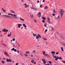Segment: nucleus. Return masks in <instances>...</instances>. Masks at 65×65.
Wrapping results in <instances>:
<instances>
[{
    "label": "nucleus",
    "instance_id": "obj_1",
    "mask_svg": "<svg viewBox=\"0 0 65 65\" xmlns=\"http://www.w3.org/2000/svg\"><path fill=\"white\" fill-rule=\"evenodd\" d=\"M61 17H62L63 15V13L65 12V11L63 9H61L60 10Z\"/></svg>",
    "mask_w": 65,
    "mask_h": 65
},
{
    "label": "nucleus",
    "instance_id": "obj_2",
    "mask_svg": "<svg viewBox=\"0 0 65 65\" xmlns=\"http://www.w3.org/2000/svg\"><path fill=\"white\" fill-rule=\"evenodd\" d=\"M8 15H11L12 17H17V15H15V14H12L11 13H8Z\"/></svg>",
    "mask_w": 65,
    "mask_h": 65
},
{
    "label": "nucleus",
    "instance_id": "obj_3",
    "mask_svg": "<svg viewBox=\"0 0 65 65\" xmlns=\"http://www.w3.org/2000/svg\"><path fill=\"white\" fill-rule=\"evenodd\" d=\"M4 54L5 55L7 56V57H10V56L9 54H8V53H7L6 51L5 52Z\"/></svg>",
    "mask_w": 65,
    "mask_h": 65
},
{
    "label": "nucleus",
    "instance_id": "obj_4",
    "mask_svg": "<svg viewBox=\"0 0 65 65\" xmlns=\"http://www.w3.org/2000/svg\"><path fill=\"white\" fill-rule=\"evenodd\" d=\"M40 38H41V36L40 35L38 34V36H37L36 37V38L37 39H38Z\"/></svg>",
    "mask_w": 65,
    "mask_h": 65
},
{
    "label": "nucleus",
    "instance_id": "obj_5",
    "mask_svg": "<svg viewBox=\"0 0 65 65\" xmlns=\"http://www.w3.org/2000/svg\"><path fill=\"white\" fill-rule=\"evenodd\" d=\"M3 32H6L7 33L8 32V30L6 29L5 28H4L3 30H2Z\"/></svg>",
    "mask_w": 65,
    "mask_h": 65
},
{
    "label": "nucleus",
    "instance_id": "obj_6",
    "mask_svg": "<svg viewBox=\"0 0 65 65\" xmlns=\"http://www.w3.org/2000/svg\"><path fill=\"white\" fill-rule=\"evenodd\" d=\"M7 62H12V60L11 59H8V58L6 59Z\"/></svg>",
    "mask_w": 65,
    "mask_h": 65
},
{
    "label": "nucleus",
    "instance_id": "obj_7",
    "mask_svg": "<svg viewBox=\"0 0 65 65\" xmlns=\"http://www.w3.org/2000/svg\"><path fill=\"white\" fill-rule=\"evenodd\" d=\"M41 12H40L39 13H38V14H37V16H38L39 17V18H40L41 17Z\"/></svg>",
    "mask_w": 65,
    "mask_h": 65
},
{
    "label": "nucleus",
    "instance_id": "obj_8",
    "mask_svg": "<svg viewBox=\"0 0 65 65\" xmlns=\"http://www.w3.org/2000/svg\"><path fill=\"white\" fill-rule=\"evenodd\" d=\"M30 7L31 9H34V10H37V9H36V8H35V7Z\"/></svg>",
    "mask_w": 65,
    "mask_h": 65
},
{
    "label": "nucleus",
    "instance_id": "obj_9",
    "mask_svg": "<svg viewBox=\"0 0 65 65\" xmlns=\"http://www.w3.org/2000/svg\"><path fill=\"white\" fill-rule=\"evenodd\" d=\"M42 61L43 62L44 64H45L46 63V62L45 61V60L43 59H42Z\"/></svg>",
    "mask_w": 65,
    "mask_h": 65
},
{
    "label": "nucleus",
    "instance_id": "obj_10",
    "mask_svg": "<svg viewBox=\"0 0 65 65\" xmlns=\"http://www.w3.org/2000/svg\"><path fill=\"white\" fill-rule=\"evenodd\" d=\"M18 25L19 28H21V26H22V24H18Z\"/></svg>",
    "mask_w": 65,
    "mask_h": 65
},
{
    "label": "nucleus",
    "instance_id": "obj_11",
    "mask_svg": "<svg viewBox=\"0 0 65 65\" xmlns=\"http://www.w3.org/2000/svg\"><path fill=\"white\" fill-rule=\"evenodd\" d=\"M56 19L58 21H59L60 19V15H59L57 17Z\"/></svg>",
    "mask_w": 65,
    "mask_h": 65
},
{
    "label": "nucleus",
    "instance_id": "obj_12",
    "mask_svg": "<svg viewBox=\"0 0 65 65\" xmlns=\"http://www.w3.org/2000/svg\"><path fill=\"white\" fill-rule=\"evenodd\" d=\"M24 5L25 6V7H26V8H27V7H29V6L27 5V4L26 3L24 4Z\"/></svg>",
    "mask_w": 65,
    "mask_h": 65
},
{
    "label": "nucleus",
    "instance_id": "obj_13",
    "mask_svg": "<svg viewBox=\"0 0 65 65\" xmlns=\"http://www.w3.org/2000/svg\"><path fill=\"white\" fill-rule=\"evenodd\" d=\"M2 10L4 12H6V10L4 9L3 8H2Z\"/></svg>",
    "mask_w": 65,
    "mask_h": 65
},
{
    "label": "nucleus",
    "instance_id": "obj_14",
    "mask_svg": "<svg viewBox=\"0 0 65 65\" xmlns=\"http://www.w3.org/2000/svg\"><path fill=\"white\" fill-rule=\"evenodd\" d=\"M6 18H12V17H11V16L7 15H6Z\"/></svg>",
    "mask_w": 65,
    "mask_h": 65
},
{
    "label": "nucleus",
    "instance_id": "obj_15",
    "mask_svg": "<svg viewBox=\"0 0 65 65\" xmlns=\"http://www.w3.org/2000/svg\"><path fill=\"white\" fill-rule=\"evenodd\" d=\"M42 38L43 39V40H47V39L44 38V37H42Z\"/></svg>",
    "mask_w": 65,
    "mask_h": 65
},
{
    "label": "nucleus",
    "instance_id": "obj_16",
    "mask_svg": "<svg viewBox=\"0 0 65 65\" xmlns=\"http://www.w3.org/2000/svg\"><path fill=\"white\" fill-rule=\"evenodd\" d=\"M11 11L12 13H14V14H15V11H12V10H11Z\"/></svg>",
    "mask_w": 65,
    "mask_h": 65
},
{
    "label": "nucleus",
    "instance_id": "obj_17",
    "mask_svg": "<svg viewBox=\"0 0 65 65\" xmlns=\"http://www.w3.org/2000/svg\"><path fill=\"white\" fill-rule=\"evenodd\" d=\"M42 19L43 20H46V18H45V17H42Z\"/></svg>",
    "mask_w": 65,
    "mask_h": 65
},
{
    "label": "nucleus",
    "instance_id": "obj_18",
    "mask_svg": "<svg viewBox=\"0 0 65 65\" xmlns=\"http://www.w3.org/2000/svg\"><path fill=\"white\" fill-rule=\"evenodd\" d=\"M23 27H24L25 28H26L27 27V26L25 24H23Z\"/></svg>",
    "mask_w": 65,
    "mask_h": 65
},
{
    "label": "nucleus",
    "instance_id": "obj_19",
    "mask_svg": "<svg viewBox=\"0 0 65 65\" xmlns=\"http://www.w3.org/2000/svg\"><path fill=\"white\" fill-rule=\"evenodd\" d=\"M14 18L15 19H19V18L18 17H14Z\"/></svg>",
    "mask_w": 65,
    "mask_h": 65
},
{
    "label": "nucleus",
    "instance_id": "obj_20",
    "mask_svg": "<svg viewBox=\"0 0 65 65\" xmlns=\"http://www.w3.org/2000/svg\"><path fill=\"white\" fill-rule=\"evenodd\" d=\"M58 57V59H60V60H62V58H61V57H59V56H57Z\"/></svg>",
    "mask_w": 65,
    "mask_h": 65
},
{
    "label": "nucleus",
    "instance_id": "obj_21",
    "mask_svg": "<svg viewBox=\"0 0 65 65\" xmlns=\"http://www.w3.org/2000/svg\"><path fill=\"white\" fill-rule=\"evenodd\" d=\"M48 8V7L47 6H46L44 8V9H47Z\"/></svg>",
    "mask_w": 65,
    "mask_h": 65
},
{
    "label": "nucleus",
    "instance_id": "obj_22",
    "mask_svg": "<svg viewBox=\"0 0 65 65\" xmlns=\"http://www.w3.org/2000/svg\"><path fill=\"white\" fill-rule=\"evenodd\" d=\"M61 50L62 52H64V49H63V47H61Z\"/></svg>",
    "mask_w": 65,
    "mask_h": 65
},
{
    "label": "nucleus",
    "instance_id": "obj_23",
    "mask_svg": "<svg viewBox=\"0 0 65 65\" xmlns=\"http://www.w3.org/2000/svg\"><path fill=\"white\" fill-rule=\"evenodd\" d=\"M33 35H34V37H35V36H36V35H37V34H35L34 33H33Z\"/></svg>",
    "mask_w": 65,
    "mask_h": 65
},
{
    "label": "nucleus",
    "instance_id": "obj_24",
    "mask_svg": "<svg viewBox=\"0 0 65 65\" xmlns=\"http://www.w3.org/2000/svg\"><path fill=\"white\" fill-rule=\"evenodd\" d=\"M56 53V52H54V51H52L51 52V54H55Z\"/></svg>",
    "mask_w": 65,
    "mask_h": 65
},
{
    "label": "nucleus",
    "instance_id": "obj_25",
    "mask_svg": "<svg viewBox=\"0 0 65 65\" xmlns=\"http://www.w3.org/2000/svg\"><path fill=\"white\" fill-rule=\"evenodd\" d=\"M20 20H21V21H25V20L23 19H22V18H20Z\"/></svg>",
    "mask_w": 65,
    "mask_h": 65
},
{
    "label": "nucleus",
    "instance_id": "obj_26",
    "mask_svg": "<svg viewBox=\"0 0 65 65\" xmlns=\"http://www.w3.org/2000/svg\"><path fill=\"white\" fill-rule=\"evenodd\" d=\"M11 36V34H9L8 35V37H10Z\"/></svg>",
    "mask_w": 65,
    "mask_h": 65
},
{
    "label": "nucleus",
    "instance_id": "obj_27",
    "mask_svg": "<svg viewBox=\"0 0 65 65\" xmlns=\"http://www.w3.org/2000/svg\"><path fill=\"white\" fill-rule=\"evenodd\" d=\"M2 63H3V64H4V63H5V61L3 60H2Z\"/></svg>",
    "mask_w": 65,
    "mask_h": 65
},
{
    "label": "nucleus",
    "instance_id": "obj_28",
    "mask_svg": "<svg viewBox=\"0 0 65 65\" xmlns=\"http://www.w3.org/2000/svg\"><path fill=\"white\" fill-rule=\"evenodd\" d=\"M26 54H30V52H29L28 51H27L26 52Z\"/></svg>",
    "mask_w": 65,
    "mask_h": 65
},
{
    "label": "nucleus",
    "instance_id": "obj_29",
    "mask_svg": "<svg viewBox=\"0 0 65 65\" xmlns=\"http://www.w3.org/2000/svg\"><path fill=\"white\" fill-rule=\"evenodd\" d=\"M42 52H43V55H45V52L44 51H42Z\"/></svg>",
    "mask_w": 65,
    "mask_h": 65
},
{
    "label": "nucleus",
    "instance_id": "obj_30",
    "mask_svg": "<svg viewBox=\"0 0 65 65\" xmlns=\"http://www.w3.org/2000/svg\"><path fill=\"white\" fill-rule=\"evenodd\" d=\"M14 48H13L11 49V51H14Z\"/></svg>",
    "mask_w": 65,
    "mask_h": 65
},
{
    "label": "nucleus",
    "instance_id": "obj_31",
    "mask_svg": "<svg viewBox=\"0 0 65 65\" xmlns=\"http://www.w3.org/2000/svg\"><path fill=\"white\" fill-rule=\"evenodd\" d=\"M58 56H57V57L56 58H55V60H56V61H57V60H58Z\"/></svg>",
    "mask_w": 65,
    "mask_h": 65
},
{
    "label": "nucleus",
    "instance_id": "obj_32",
    "mask_svg": "<svg viewBox=\"0 0 65 65\" xmlns=\"http://www.w3.org/2000/svg\"><path fill=\"white\" fill-rule=\"evenodd\" d=\"M48 63H50V64H52V61H48Z\"/></svg>",
    "mask_w": 65,
    "mask_h": 65
},
{
    "label": "nucleus",
    "instance_id": "obj_33",
    "mask_svg": "<svg viewBox=\"0 0 65 65\" xmlns=\"http://www.w3.org/2000/svg\"><path fill=\"white\" fill-rule=\"evenodd\" d=\"M55 15H56V14H54V13H53L52 14V15L53 16V17H54V16H55Z\"/></svg>",
    "mask_w": 65,
    "mask_h": 65
},
{
    "label": "nucleus",
    "instance_id": "obj_34",
    "mask_svg": "<svg viewBox=\"0 0 65 65\" xmlns=\"http://www.w3.org/2000/svg\"><path fill=\"white\" fill-rule=\"evenodd\" d=\"M14 52H16L17 51V49H14Z\"/></svg>",
    "mask_w": 65,
    "mask_h": 65
},
{
    "label": "nucleus",
    "instance_id": "obj_35",
    "mask_svg": "<svg viewBox=\"0 0 65 65\" xmlns=\"http://www.w3.org/2000/svg\"><path fill=\"white\" fill-rule=\"evenodd\" d=\"M34 60H31V63H34Z\"/></svg>",
    "mask_w": 65,
    "mask_h": 65
},
{
    "label": "nucleus",
    "instance_id": "obj_36",
    "mask_svg": "<svg viewBox=\"0 0 65 65\" xmlns=\"http://www.w3.org/2000/svg\"><path fill=\"white\" fill-rule=\"evenodd\" d=\"M36 52V51L35 50H34L33 51V53H35Z\"/></svg>",
    "mask_w": 65,
    "mask_h": 65
},
{
    "label": "nucleus",
    "instance_id": "obj_37",
    "mask_svg": "<svg viewBox=\"0 0 65 65\" xmlns=\"http://www.w3.org/2000/svg\"><path fill=\"white\" fill-rule=\"evenodd\" d=\"M51 19L50 18H48V21H50V20H51Z\"/></svg>",
    "mask_w": 65,
    "mask_h": 65
},
{
    "label": "nucleus",
    "instance_id": "obj_38",
    "mask_svg": "<svg viewBox=\"0 0 65 65\" xmlns=\"http://www.w3.org/2000/svg\"><path fill=\"white\" fill-rule=\"evenodd\" d=\"M51 29H52V30H51V31H53V30H54V28L53 27H51Z\"/></svg>",
    "mask_w": 65,
    "mask_h": 65
},
{
    "label": "nucleus",
    "instance_id": "obj_39",
    "mask_svg": "<svg viewBox=\"0 0 65 65\" xmlns=\"http://www.w3.org/2000/svg\"><path fill=\"white\" fill-rule=\"evenodd\" d=\"M48 57L50 58V55H49L48 54H47V56Z\"/></svg>",
    "mask_w": 65,
    "mask_h": 65
},
{
    "label": "nucleus",
    "instance_id": "obj_40",
    "mask_svg": "<svg viewBox=\"0 0 65 65\" xmlns=\"http://www.w3.org/2000/svg\"><path fill=\"white\" fill-rule=\"evenodd\" d=\"M53 12H54V13H56V12L55 11V10L54 9V10H53Z\"/></svg>",
    "mask_w": 65,
    "mask_h": 65
},
{
    "label": "nucleus",
    "instance_id": "obj_41",
    "mask_svg": "<svg viewBox=\"0 0 65 65\" xmlns=\"http://www.w3.org/2000/svg\"><path fill=\"white\" fill-rule=\"evenodd\" d=\"M24 55L25 56H26V57H27V56H28V55L26 54H25Z\"/></svg>",
    "mask_w": 65,
    "mask_h": 65
},
{
    "label": "nucleus",
    "instance_id": "obj_42",
    "mask_svg": "<svg viewBox=\"0 0 65 65\" xmlns=\"http://www.w3.org/2000/svg\"><path fill=\"white\" fill-rule=\"evenodd\" d=\"M42 22L43 23H44V22H45V21H44V20H42Z\"/></svg>",
    "mask_w": 65,
    "mask_h": 65
},
{
    "label": "nucleus",
    "instance_id": "obj_43",
    "mask_svg": "<svg viewBox=\"0 0 65 65\" xmlns=\"http://www.w3.org/2000/svg\"><path fill=\"white\" fill-rule=\"evenodd\" d=\"M15 38H13V41H15Z\"/></svg>",
    "mask_w": 65,
    "mask_h": 65
},
{
    "label": "nucleus",
    "instance_id": "obj_44",
    "mask_svg": "<svg viewBox=\"0 0 65 65\" xmlns=\"http://www.w3.org/2000/svg\"><path fill=\"white\" fill-rule=\"evenodd\" d=\"M30 16L31 17V18H33V15H30Z\"/></svg>",
    "mask_w": 65,
    "mask_h": 65
},
{
    "label": "nucleus",
    "instance_id": "obj_45",
    "mask_svg": "<svg viewBox=\"0 0 65 65\" xmlns=\"http://www.w3.org/2000/svg\"><path fill=\"white\" fill-rule=\"evenodd\" d=\"M62 62H63V63H65V61H62Z\"/></svg>",
    "mask_w": 65,
    "mask_h": 65
},
{
    "label": "nucleus",
    "instance_id": "obj_46",
    "mask_svg": "<svg viewBox=\"0 0 65 65\" xmlns=\"http://www.w3.org/2000/svg\"><path fill=\"white\" fill-rule=\"evenodd\" d=\"M47 29H46L45 30V32L46 33V32H47Z\"/></svg>",
    "mask_w": 65,
    "mask_h": 65
},
{
    "label": "nucleus",
    "instance_id": "obj_47",
    "mask_svg": "<svg viewBox=\"0 0 65 65\" xmlns=\"http://www.w3.org/2000/svg\"><path fill=\"white\" fill-rule=\"evenodd\" d=\"M44 26L45 27H46V24H44Z\"/></svg>",
    "mask_w": 65,
    "mask_h": 65
},
{
    "label": "nucleus",
    "instance_id": "obj_48",
    "mask_svg": "<svg viewBox=\"0 0 65 65\" xmlns=\"http://www.w3.org/2000/svg\"><path fill=\"white\" fill-rule=\"evenodd\" d=\"M56 55H58L59 54V52H57L56 53Z\"/></svg>",
    "mask_w": 65,
    "mask_h": 65
},
{
    "label": "nucleus",
    "instance_id": "obj_49",
    "mask_svg": "<svg viewBox=\"0 0 65 65\" xmlns=\"http://www.w3.org/2000/svg\"><path fill=\"white\" fill-rule=\"evenodd\" d=\"M19 65V63H16L15 65Z\"/></svg>",
    "mask_w": 65,
    "mask_h": 65
},
{
    "label": "nucleus",
    "instance_id": "obj_50",
    "mask_svg": "<svg viewBox=\"0 0 65 65\" xmlns=\"http://www.w3.org/2000/svg\"><path fill=\"white\" fill-rule=\"evenodd\" d=\"M17 53H20V52L19 50L17 51Z\"/></svg>",
    "mask_w": 65,
    "mask_h": 65
},
{
    "label": "nucleus",
    "instance_id": "obj_51",
    "mask_svg": "<svg viewBox=\"0 0 65 65\" xmlns=\"http://www.w3.org/2000/svg\"><path fill=\"white\" fill-rule=\"evenodd\" d=\"M57 56H53V57H54V58H57V57H56Z\"/></svg>",
    "mask_w": 65,
    "mask_h": 65
},
{
    "label": "nucleus",
    "instance_id": "obj_52",
    "mask_svg": "<svg viewBox=\"0 0 65 65\" xmlns=\"http://www.w3.org/2000/svg\"><path fill=\"white\" fill-rule=\"evenodd\" d=\"M3 16L4 17H6V15H3Z\"/></svg>",
    "mask_w": 65,
    "mask_h": 65
},
{
    "label": "nucleus",
    "instance_id": "obj_53",
    "mask_svg": "<svg viewBox=\"0 0 65 65\" xmlns=\"http://www.w3.org/2000/svg\"><path fill=\"white\" fill-rule=\"evenodd\" d=\"M48 22L49 23V24H51V22L50 21H48Z\"/></svg>",
    "mask_w": 65,
    "mask_h": 65
},
{
    "label": "nucleus",
    "instance_id": "obj_54",
    "mask_svg": "<svg viewBox=\"0 0 65 65\" xmlns=\"http://www.w3.org/2000/svg\"><path fill=\"white\" fill-rule=\"evenodd\" d=\"M18 45L19 46V47H20V45L19 44V43H18Z\"/></svg>",
    "mask_w": 65,
    "mask_h": 65
},
{
    "label": "nucleus",
    "instance_id": "obj_55",
    "mask_svg": "<svg viewBox=\"0 0 65 65\" xmlns=\"http://www.w3.org/2000/svg\"><path fill=\"white\" fill-rule=\"evenodd\" d=\"M37 2H38V3H39V0H38L37 1Z\"/></svg>",
    "mask_w": 65,
    "mask_h": 65
},
{
    "label": "nucleus",
    "instance_id": "obj_56",
    "mask_svg": "<svg viewBox=\"0 0 65 65\" xmlns=\"http://www.w3.org/2000/svg\"><path fill=\"white\" fill-rule=\"evenodd\" d=\"M40 7H41H41H42V5H41L40 6Z\"/></svg>",
    "mask_w": 65,
    "mask_h": 65
},
{
    "label": "nucleus",
    "instance_id": "obj_57",
    "mask_svg": "<svg viewBox=\"0 0 65 65\" xmlns=\"http://www.w3.org/2000/svg\"><path fill=\"white\" fill-rule=\"evenodd\" d=\"M20 55H21V56H23V55H22V54L21 53H20Z\"/></svg>",
    "mask_w": 65,
    "mask_h": 65
},
{
    "label": "nucleus",
    "instance_id": "obj_58",
    "mask_svg": "<svg viewBox=\"0 0 65 65\" xmlns=\"http://www.w3.org/2000/svg\"><path fill=\"white\" fill-rule=\"evenodd\" d=\"M45 2V0H43V2Z\"/></svg>",
    "mask_w": 65,
    "mask_h": 65
},
{
    "label": "nucleus",
    "instance_id": "obj_59",
    "mask_svg": "<svg viewBox=\"0 0 65 65\" xmlns=\"http://www.w3.org/2000/svg\"><path fill=\"white\" fill-rule=\"evenodd\" d=\"M34 64H36V62H34Z\"/></svg>",
    "mask_w": 65,
    "mask_h": 65
},
{
    "label": "nucleus",
    "instance_id": "obj_60",
    "mask_svg": "<svg viewBox=\"0 0 65 65\" xmlns=\"http://www.w3.org/2000/svg\"><path fill=\"white\" fill-rule=\"evenodd\" d=\"M4 45H5V46H6V45H5V44H4Z\"/></svg>",
    "mask_w": 65,
    "mask_h": 65
},
{
    "label": "nucleus",
    "instance_id": "obj_61",
    "mask_svg": "<svg viewBox=\"0 0 65 65\" xmlns=\"http://www.w3.org/2000/svg\"><path fill=\"white\" fill-rule=\"evenodd\" d=\"M3 59H4V60H5L6 59H5V58H4Z\"/></svg>",
    "mask_w": 65,
    "mask_h": 65
},
{
    "label": "nucleus",
    "instance_id": "obj_62",
    "mask_svg": "<svg viewBox=\"0 0 65 65\" xmlns=\"http://www.w3.org/2000/svg\"><path fill=\"white\" fill-rule=\"evenodd\" d=\"M35 22H37V21H36V20H35Z\"/></svg>",
    "mask_w": 65,
    "mask_h": 65
},
{
    "label": "nucleus",
    "instance_id": "obj_63",
    "mask_svg": "<svg viewBox=\"0 0 65 65\" xmlns=\"http://www.w3.org/2000/svg\"><path fill=\"white\" fill-rule=\"evenodd\" d=\"M21 1H22V2H24V1H23L22 0H21Z\"/></svg>",
    "mask_w": 65,
    "mask_h": 65
},
{
    "label": "nucleus",
    "instance_id": "obj_64",
    "mask_svg": "<svg viewBox=\"0 0 65 65\" xmlns=\"http://www.w3.org/2000/svg\"><path fill=\"white\" fill-rule=\"evenodd\" d=\"M33 55H32L31 56V57H33Z\"/></svg>",
    "mask_w": 65,
    "mask_h": 65
}]
</instances>
